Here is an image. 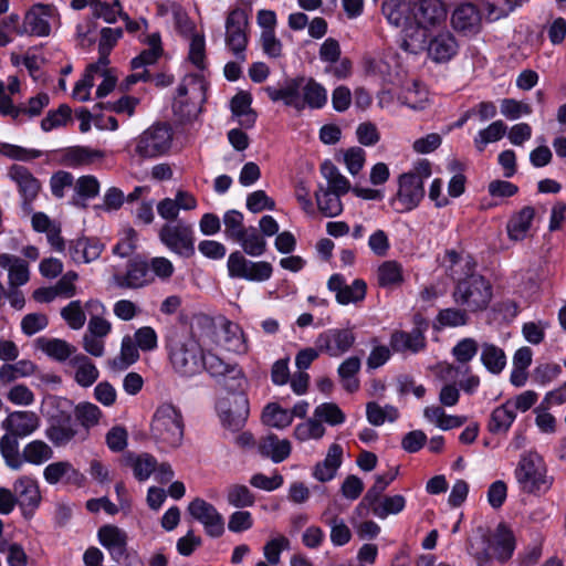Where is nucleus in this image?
Masks as SVG:
<instances>
[{
	"instance_id": "nucleus-41",
	"label": "nucleus",
	"mask_w": 566,
	"mask_h": 566,
	"mask_svg": "<svg viewBox=\"0 0 566 566\" xmlns=\"http://www.w3.org/2000/svg\"><path fill=\"white\" fill-rule=\"evenodd\" d=\"M9 421L12 427V432L17 437H27L36 429V418L34 413L28 411H14L3 424Z\"/></svg>"
},
{
	"instance_id": "nucleus-19",
	"label": "nucleus",
	"mask_w": 566,
	"mask_h": 566,
	"mask_svg": "<svg viewBox=\"0 0 566 566\" xmlns=\"http://www.w3.org/2000/svg\"><path fill=\"white\" fill-rule=\"evenodd\" d=\"M53 9L49 4H34L24 15L21 29L17 30L18 35L48 36L51 32L50 18Z\"/></svg>"
},
{
	"instance_id": "nucleus-60",
	"label": "nucleus",
	"mask_w": 566,
	"mask_h": 566,
	"mask_svg": "<svg viewBox=\"0 0 566 566\" xmlns=\"http://www.w3.org/2000/svg\"><path fill=\"white\" fill-rule=\"evenodd\" d=\"M245 206L252 213H259L263 210H274L275 201L264 190H255L248 195Z\"/></svg>"
},
{
	"instance_id": "nucleus-16",
	"label": "nucleus",
	"mask_w": 566,
	"mask_h": 566,
	"mask_svg": "<svg viewBox=\"0 0 566 566\" xmlns=\"http://www.w3.org/2000/svg\"><path fill=\"white\" fill-rule=\"evenodd\" d=\"M114 283L119 289H140L154 281L149 263L140 256L128 260L126 270L113 276Z\"/></svg>"
},
{
	"instance_id": "nucleus-48",
	"label": "nucleus",
	"mask_w": 566,
	"mask_h": 566,
	"mask_svg": "<svg viewBox=\"0 0 566 566\" xmlns=\"http://www.w3.org/2000/svg\"><path fill=\"white\" fill-rule=\"evenodd\" d=\"M227 501L231 506L244 509L253 506L255 496L244 484H232L227 490Z\"/></svg>"
},
{
	"instance_id": "nucleus-53",
	"label": "nucleus",
	"mask_w": 566,
	"mask_h": 566,
	"mask_svg": "<svg viewBox=\"0 0 566 566\" xmlns=\"http://www.w3.org/2000/svg\"><path fill=\"white\" fill-rule=\"evenodd\" d=\"M90 6L92 13L97 19H103L107 23H115L117 14H120L122 6L119 0H114L113 4L101 0H91Z\"/></svg>"
},
{
	"instance_id": "nucleus-55",
	"label": "nucleus",
	"mask_w": 566,
	"mask_h": 566,
	"mask_svg": "<svg viewBox=\"0 0 566 566\" xmlns=\"http://www.w3.org/2000/svg\"><path fill=\"white\" fill-rule=\"evenodd\" d=\"M398 469L394 473L379 474L375 479L373 486L364 495V503L377 504L380 500V495L388 488V485L397 478Z\"/></svg>"
},
{
	"instance_id": "nucleus-50",
	"label": "nucleus",
	"mask_w": 566,
	"mask_h": 566,
	"mask_svg": "<svg viewBox=\"0 0 566 566\" xmlns=\"http://www.w3.org/2000/svg\"><path fill=\"white\" fill-rule=\"evenodd\" d=\"M469 311L463 307H448L441 310L437 315V322L441 327H458L469 323Z\"/></svg>"
},
{
	"instance_id": "nucleus-10",
	"label": "nucleus",
	"mask_w": 566,
	"mask_h": 566,
	"mask_svg": "<svg viewBox=\"0 0 566 566\" xmlns=\"http://www.w3.org/2000/svg\"><path fill=\"white\" fill-rule=\"evenodd\" d=\"M249 25L248 12L242 8L229 11L226 19V45L240 61L247 60L245 51L249 42L247 29Z\"/></svg>"
},
{
	"instance_id": "nucleus-23",
	"label": "nucleus",
	"mask_w": 566,
	"mask_h": 566,
	"mask_svg": "<svg viewBox=\"0 0 566 566\" xmlns=\"http://www.w3.org/2000/svg\"><path fill=\"white\" fill-rule=\"evenodd\" d=\"M104 244L97 238L81 237L71 240L67 251L75 263H90L99 258Z\"/></svg>"
},
{
	"instance_id": "nucleus-8",
	"label": "nucleus",
	"mask_w": 566,
	"mask_h": 566,
	"mask_svg": "<svg viewBox=\"0 0 566 566\" xmlns=\"http://www.w3.org/2000/svg\"><path fill=\"white\" fill-rule=\"evenodd\" d=\"M515 476L520 488L526 493L546 492L552 484L546 476L545 464L538 454L523 457L515 469Z\"/></svg>"
},
{
	"instance_id": "nucleus-57",
	"label": "nucleus",
	"mask_w": 566,
	"mask_h": 566,
	"mask_svg": "<svg viewBox=\"0 0 566 566\" xmlns=\"http://www.w3.org/2000/svg\"><path fill=\"white\" fill-rule=\"evenodd\" d=\"M61 316L72 329H80L84 326L86 316L82 308L81 301H72L61 311Z\"/></svg>"
},
{
	"instance_id": "nucleus-34",
	"label": "nucleus",
	"mask_w": 566,
	"mask_h": 566,
	"mask_svg": "<svg viewBox=\"0 0 566 566\" xmlns=\"http://www.w3.org/2000/svg\"><path fill=\"white\" fill-rule=\"evenodd\" d=\"M301 91V101L304 103V107L308 106L312 109H321L327 104V90L313 77L305 78Z\"/></svg>"
},
{
	"instance_id": "nucleus-45",
	"label": "nucleus",
	"mask_w": 566,
	"mask_h": 566,
	"mask_svg": "<svg viewBox=\"0 0 566 566\" xmlns=\"http://www.w3.org/2000/svg\"><path fill=\"white\" fill-rule=\"evenodd\" d=\"M222 221L224 224V237L228 240L237 241L243 238V231L247 228H244V216L241 211L235 209L226 211Z\"/></svg>"
},
{
	"instance_id": "nucleus-54",
	"label": "nucleus",
	"mask_w": 566,
	"mask_h": 566,
	"mask_svg": "<svg viewBox=\"0 0 566 566\" xmlns=\"http://www.w3.org/2000/svg\"><path fill=\"white\" fill-rule=\"evenodd\" d=\"M479 350V344L474 338L465 337L460 339L452 348L451 353L454 359L465 365L471 361Z\"/></svg>"
},
{
	"instance_id": "nucleus-38",
	"label": "nucleus",
	"mask_w": 566,
	"mask_h": 566,
	"mask_svg": "<svg viewBox=\"0 0 566 566\" xmlns=\"http://www.w3.org/2000/svg\"><path fill=\"white\" fill-rule=\"evenodd\" d=\"M243 238L238 239L235 242L240 243L244 253L250 256H261L265 253L268 243L262 233H259L256 228L249 227L243 231Z\"/></svg>"
},
{
	"instance_id": "nucleus-51",
	"label": "nucleus",
	"mask_w": 566,
	"mask_h": 566,
	"mask_svg": "<svg viewBox=\"0 0 566 566\" xmlns=\"http://www.w3.org/2000/svg\"><path fill=\"white\" fill-rule=\"evenodd\" d=\"M367 292V284L363 279H356L350 285H345L342 291L336 295L337 303L348 305L349 303H357L365 298Z\"/></svg>"
},
{
	"instance_id": "nucleus-40",
	"label": "nucleus",
	"mask_w": 566,
	"mask_h": 566,
	"mask_svg": "<svg viewBox=\"0 0 566 566\" xmlns=\"http://www.w3.org/2000/svg\"><path fill=\"white\" fill-rule=\"evenodd\" d=\"M318 210L325 217H337L343 212V203L340 195H337L328 189L321 187L319 191L315 193Z\"/></svg>"
},
{
	"instance_id": "nucleus-56",
	"label": "nucleus",
	"mask_w": 566,
	"mask_h": 566,
	"mask_svg": "<svg viewBox=\"0 0 566 566\" xmlns=\"http://www.w3.org/2000/svg\"><path fill=\"white\" fill-rule=\"evenodd\" d=\"M324 433V426L316 419H308L307 421L301 422L294 429V438L298 441L321 439Z\"/></svg>"
},
{
	"instance_id": "nucleus-18",
	"label": "nucleus",
	"mask_w": 566,
	"mask_h": 566,
	"mask_svg": "<svg viewBox=\"0 0 566 566\" xmlns=\"http://www.w3.org/2000/svg\"><path fill=\"white\" fill-rule=\"evenodd\" d=\"M17 503L25 520H31L41 504V493L38 481L30 476H21L13 483Z\"/></svg>"
},
{
	"instance_id": "nucleus-26",
	"label": "nucleus",
	"mask_w": 566,
	"mask_h": 566,
	"mask_svg": "<svg viewBox=\"0 0 566 566\" xmlns=\"http://www.w3.org/2000/svg\"><path fill=\"white\" fill-rule=\"evenodd\" d=\"M535 217V209L532 206H525L520 211L513 213L507 221L506 232L512 241H522L527 237Z\"/></svg>"
},
{
	"instance_id": "nucleus-27",
	"label": "nucleus",
	"mask_w": 566,
	"mask_h": 566,
	"mask_svg": "<svg viewBox=\"0 0 566 566\" xmlns=\"http://www.w3.org/2000/svg\"><path fill=\"white\" fill-rule=\"evenodd\" d=\"M125 465L132 468L134 478L139 481H146L155 472L157 467V459L147 452L136 454L134 452H126L124 454Z\"/></svg>"
},
{
	"instance_id": "nucleus-5",
	"label": "nucleus",
	"mask_w": 566,
	"mask_h": 566,
	"mask_svg": "<svg viewBox=\"0 0 566 566\" xmlns=\"http://www.w3.org/2000/svg\"><path fill=\"white\" fill-rule=\"evenodd\" d=\"M46 421L44 433L54 447H65L76 438L83 441L78 421L74 419L72 410L55 408L49 413Z\"/></svg>"
},
{
	"instance_id": "nucleus-62",
	"label": "nucleus",
	"mask_w": 566,
	"mask_h": 566,
	"mask_svg": "<svg viewBox=\"0 0 566 566\" xmlns=\"http://www.w3.org/2000/svg\"><path fill=\"white\" fill-rule=\"evenodd\" d=\"M139 347L130 336H125L122 340L119 365L120 369L127 368L139 359Z\"/></svg>"
},
{
	"instance_id": "nucleus-43",
	"label": "nucleus",
	"mask_w": 566,
	"mask_h": 566,
	"mask_svg": "<svg viewBox=\"0 0 566 566\" xmlns=\"http://www.w3.org/2000/svg\"><path fill=\"white\" fill-rule=\"evenodd\" d=\"M18 437L13 433H6L0 438V453L4 459L6 464L13 469H20L22 461L19 454Z\"/></svg>"
},
{
	"instance_id": "nucleus-20",
	"label": "nucleus",
	"mask_w": 566,
	"mask_h": 566,
	"mask_svg": "<svg viewBox=\"0 0 566 566\" xmlns=\"http://www.w3.org/2000/svg\"><path fill=\"white\" fill-rule=\"evenodd\" d=\"M305 82L304 76H296L285 81L281 87L268 86L265 92L272 102L282 101L285 106H290L301 112L304 109V103L301 101V87Z\"/></svg>"
},
{
	"instance_id": "nucleus-61",
	"label": "nucleus",
	"mask_w": 566,
	"mask_h": 566,
	"mask_svg": "<svg viewBox=\"0 0 566 566\" xmlns=\"http://www.w3.org/2000/svg\"><path fill=\"white\" fill-rule=\"evenodd\" d=\"M289 545L290 541L283 535L269 541L263 547L264 557L268 563L271 565H277L280 563L282 551L287 548Z\"/></svg>"
},
{
	"instance_id": "nucleus-46",
	"label": "nucleus",
	"mask_w": 566,
	"mask_h": 566,
	"mask_svg": "<svg viewBox=\"0 0 566 566\" xmlns=\"http://www.w3.org/2000/svg\"><path fill=\"white\" fill-rule=\"evenodd\" d=\"M97 538L105 549L120 546L128 541L127 533L112 524L101 526L97 532Z\"/></svg>"
},
{
	"instance_id": "nucleus-42",
	"label": "nucleus",
	"mask_w": 566,
	"mask_h": 566,
	"mask_svg": "<svg viewBox=\"0 0 566 566\" xmlns=\"http://www.w3.org/2000/svg\"><path fill=\"white\" fill-rule=\"evenodd\" d=\"M262 419L266 426L283 429L292 423L293 413H291L289 409H284L280 405L272 402L264 408Z\"/></svg>"
},
{
	"instance_id": "nucleus-47",
	"label": "nucleus",
	"mask_w": 566,
	"mask_h": 566,
	"mask_svg": "<svg viewBox=\"0 0 566 566\" xmlns=\"http://www.w3.org/2000/svg\"><path fill=\"white\" fill-rule=\"evenodd\" d=\"M22 455L24 461L39 465L53 457V450L44 441L34 440L24 447Z\"/></svg>"
},
{
	"instance_id": "nucleus-17",
	"label": "nucleus",
	"mask_w": 566,
	"mask_h": 566,
	"mask_svg": "<svg viewBox=\"0 0 566 566\" xmlns=\"http://www.w3.org/2000/svg\"><path fill=\"white\" fill-rule=\"evenodd\" d=\"M355 340L350 328H329L318 334L315 346L331 357H339L352 348Z\"/></svg>"
},
{
	"instance_id": "nucleus-21",
	"label": "nucleus",
	"mask_w": 566,
	"mask_h": 566,
	"mask_svg": "<svg viewBox=\"0 0 566 566\" xmlns=\"http://www.w3.org/2000/svg\"><path fill=\"white\" fill-rule=\"evenodd\" d=\"M426 50L434 63L441 64L451 61L458 54L459 43L451 32L444 31L432 36Z\"/></svg>"
},
{
	"instance_id": "nucleus-59",
	"label": "nucleus",
	"mask_w": 566,
	"mask_h": 566,
	"mask_svg": "<svg viewBox=\"0 0 566 566\" xmlns=\"http://www.w3.org/2000/svg\"><path fill=\"white\" fill-rule=\"evenodd\" d=\"M74 190L82 200L93 199L99 193V182L93 175L81 176L76 180Z\"/></svg>"
},
{
	"instance_id": "nucleus-29",
	"label": "nucleus",
	"mask_w": 566,
	"mask_h": 566,
	"mask_svg": "<svg viewBox=\"0 0 566 566\" xmlns=\"http://www.w3.org/2000/svg\"><path fill=\"white\" fill-rule=\"evenodd\" d=\"M516 416V412L512 409L511 401H505L492 410L488 421V430L492 434H505L511 429Z\"/></svg>"
},
{
	"instance_id": "nucleus-1",
	"label": "nucleus",
	"mask_w": 566,
	"mask_h": 566,
	"mask_svg": "<svg viewBox=\"0 0 566 566\" xmlns=\"http://www.w3.org/2000/svg\"><path fill=\"white\" fill-rule=\"evenodd\" d=\"M451 277L454 283L451 296L458 306L473 314L489 307L493 298V285L478 271L474 256L465 259L464 272H455Z\"/></svg>"
},
{
	"instance_id": "nucleus-33",
	"label": "nucleus",
	"mask_w": 566,
	"mask_h": 566,
	"mask_svg": "<svg viewBox=\"0 0 566 566\" xmlns=\"http://www.w3.org/2000/svg\"><path fill=\"white\" fill-rule=\"evenodd\" d=\"M322 522L331 527V542L334 546H344L352 539V532L345 521L331 510L322 514Z\"/></svg>"
},
{
	"instance_id": "nucleus-12",
	"label": "nucleus",
	"mask_w": 566,
	"mask_h": 566,
	"mask_svg": "<svg viewBox=\"0 0 566 566\" xmlns=\"http://www.w3.org/2000/svg\"><path fill=\"white\" fill-rule=\"evenodd\" d=\"M228 274L232 279H243L251 282L268 281L273 273L271 263L266 261L248 260L240 251L230 253L227 262Z\"/></svg>"
},
{
	"instance_id": "nucleus-4",
	"label": "nucleus",
	"mask_w": 566,
	"mask_h": 566,
	"mask_svg": "<svg viewBox=\"0 0 566 566\" xmlns=\"http://www.w3.org/2000/svg\"><path fill=\"white\" fill-rule=\"evenodd\" d=\"M166 347L169 360L177 374L192 377L202 371L203 349L191 337L172 336L167 339Z\"/></svg>"
},
{
	"instance_id": "nucleus-14",
	"label": "nucleus",
	"mask_w": 566,
	"mask_h": 566,
	"mask_svg": "<svg viewBox=\"0 0 566 566\" xmlns=\"http://www.w3.org/2000/svg\"><path fill=\"white\" fill-rule=\"evenodd\" d=\"M218 410L222 424L232 431H239L249 417V399L242 391H232L231 397L218 402Z\"/></svg>"
},
{
	"instance_id": "nucleus-2",
	"label": "nucleus",
	"mask_w": 566,
	"mask_h": 566,
	"mask_svg": "<svg viewBox=\"0 0 566 566\" xmlns=\"http://www.w3.org/2000/svg\"><path fill=\"white\" fill-rule=\"evenodd\" d=\"M515 536L505 523H500L493 534V538L485 533L481 534L479 542L470 543L469 553L476 560L478 566H484L493 558L505 563L515 551Z\"/></svg>"
},
{
	"instance_id": "nucleus-37",
	"label": "nucleus",
	"mask_w": 566,
	"mask_h": 566,
	"mask_svg": "<svg viewBox=\"0 0 566 566\" xmlns=\"http://www.w3.org/2000/svg\"><path fill=\"white\" fill-rule=\"evenodd\" d=\"M381 12L388 23L397 28L405 27L409 21V6L405 0H385Z\"/></svg>"
},
{
	"instance_id": "nucleus-9",
	"label": "nucleus",
	"mask_w": 566,
	"mask_h": 566,
	"mask_svg": "<svg viewBox=\"0 0 566 566\" xmlns=\"http://www.w3.org/2000/svg\"><path fill=\"white\" fill-rule=\"evenodd\" d=\"M426 196L422 181L411 174H401L398 177V190L389 200V205L397 213H408L417 209Z\"/></svg>"
},
{
	"instance_id": "nucleus-63",
	"label": "nucleus",
	"mask_w": 566,
	"mask_h": 566,
	"mask_svg": "<svg viewBox=\"0 0 566 566\" xmlns=\"http://www.w3.org/2000/svg\"><path fill=\"white\" fill-rule=\"evenodd\" d=\"M49 324L48 316L41 313L27 314L21 321V329L28 335L32 336L38 332L44 329Z\"/></svg>"
},
{
	"instance_id": "nucleus-32",
	"label": "nucleus",
	"mask_w": 566,
	"mask_h": 566,
	"mask_svg": "<svg viewBox=\"0 0 566 566\" xmlns=\"http://www.w3.org/2000/svg\"><path fill=\"white\" fill-rule=\"evenodd\" d=\"M36 345L45 355L60 363L67 360L76 352L73 345L60 338L39 337Z\"/></svg>"
},
{
	"instance_id": "nucleus-58",
	"label": "nucleus",
	"mask_w": 566,
	"mask_h": 566,
	"mask_svg": "<svg viewBox=\"0 0 566 566\" xmlns=\"http://www.w3.org/2000/svg\"><path fill=\"white\" fill-rule=\"evenodd\" d=\"M314 415L322 421L331 426H337L345 422V413L333 402H324L315 408Z\"/></svg>"
},
{
	"instance_id": "nucleus-35",
	"label": "nucleus",
	"mask_w": 566,
	"mask_h": 566,
	"mask_svg": "<svg viewBox=\"0 0 566 566\" xmlns=\"http://www.w3.org/2000/svg\"><path fill=\"white\" fill-rule=\"evenodd\" d=\"M72 412L74 419L78 421L82 440H85L88 437L90 429L98 423L102 411L92 402H81L75 406Z\"/></svg>"
},
{
	"instance_id": "nucleus-11",
	"label": "nucleus",
	"mask_w": 566,
	"mask_h": 566,
	"mask_svg": "<svg viewBox=\"0 0 566 566\" xmlns=\"http://www.w3.org/2000/svg\"><path fill=\"white\" fill-rule=\"evenodd\" d=\"M7 176L15 186L22 211L28 214L31 213L33 203L42 189L41 181L28 167L19 164L11 165Z\"/></svg>"
},
{
	"instance_id": "nucleus-22",
	"label": "nucleus",
	"mask_w": 566,
	"mask_h": 566,
	"mask_svg": "<svg viewBox=\"0 0 566 566\" xmlns=\"http://www.w3.org/2000/svg\"><path fill=\"white\" fill-rule=\"evenodd\" d=\"M453 29L463 34H476L481 29V13L476 6L462 3L458 6L451 17Z\"/></svg>"
},
{
	"instance_id": "nucleus-3",
	"label": "nucleus",
	"mask_w": 566,
	"mask_h": 566,
	"mask_svg": "<svg viewBox=\"0 0 566 566\" xmlns=\"http://www.w3.org/2000/svg\"><path fill=\"white\" fill-rule=\"evenodd\" d=\"M150 432L161 448H178L185 432L181 410L171 402L161 403L153 416Z\"/></svg>"
},
{
	"instance_id": "nucleus-13",
	"label": "nucleus",
	"mask_w": 566,
	"mask_h": 566,
	"mask_svg": "<svg viewBox=\"0 0 566 566\" xmlns=\"http://www.w3.org/2000/svg\"><path fill=\"white\" fill-rule=\"evenodd\" d=\"M202 370L213 378H221L224 388L237 391L242 387L244 374L238 364H228L212 353H203Z\"/></svg>"
},
{
	"instance_id": "nucleus-52",
	"label": "nucleus",
	"mask_w": 566,
	"mask_h": 566,
	"mask_svg": "<svg viewBox=\"0 0 566 566\" xmlns=\"http://www.w3.org/2000/svg\"><path fill=\"white\" fill-rule=\"evenodd\" d=\"M72 109L66 104H61L57 109L49 111L41 120L43 132H51L54 128L65 126L71 120Z\"/></svg>"
},
{
	"instance_id": "nucleus-6",
	"label": "nucleus",
	"mask_w": 566,
	"mask_h": 566,
	"mask_svg": "<svg viewBox=\"0 0 566 566\" xmlns=\"http://www.w3.org/2000/svg\"><path fill=\"white\" fill-rule=\"evenodd\" d=\"M159 240L169 251L180 258L190 259L196 253L193 228L182 220H177L176 223H165L159 230Z\"/></svg>"
},
{
	"instance_id": "nucleus-49",
	"label": "nucleus",
	"mask_w": 566,
	"mask_h": 566,
	"mask_svg": "<svg viewBox=\"0 0 566 566\" xmlns=\"http://www.w3.org/2000/svg\"><path fill=\"white\" fill-rule=\"evenodd\" d=\"M406 507V499L403 495L396 494L385 496L374 507V515L378 518L385 520L389 515H396L402 512Z\"/></svg>"
},
{
	"instance_id": "nucleus-7",
	"label": "nucleus",
	"mask_w": 566,
	"mask_h": 566,
	"mask_svg": "<svg viewBox=\"0 0 566 566\" xmlns=\"http://www.w3.org/2000/svg\"><path fill=\"white\" fill-rule=\"evenodd\" d=\"M172 143V133L166 123H158L143 132L135 140V154L144 159L166 155Z\"/></svg>"
},
{
	"instance_id": "nucleus-25",
	"label": "nucleus",
	"mask_w": 566,
	"mask_h": 566,
	"mask_svg": "<svg viewBox=\"0 0 566 566\" xmlns=\"http://www.w3.org/2000/svg\"><path fill=\"white\" fill-rule=\"evenodd\" d=\"M390 346L396 353L409 350L417 354L426 347V337L419 328L411 332L396 331L390 336Z\"/></svg>"
},
{
	"instance_id": "nucleus-44",
	"label": "nucleus",
	"mask_w": 566,
	"mask_h": 566,
	"mask_svg": "<svg viewBox=\"0 0 566 566\" xmlns=\"http://www.w3.org/2000/svg\"><path fill=\"white\" fill-rule=\"evenodd\" d=\"M409 28L403 30V36L400 42V49L410 54H418L426 50L427 34L424 30Z\"/></svg>"
},
{
	"instance_id": "nucleus-64",
	"label": "nucleus",
	"mask_w": 566,
	"mask_h": 566,
	"mask_svg": "<svg viewBox=\"0 0 566 566\" xmlns=\"http://www.w3.org/2000/svg\"><path fill=\"white\" fill-rule=\"evenodd\" d=\"M366 153L363 148L354 146L344 153V163L353 176L357 175L364 167Z\"/></svg>"
},
{
	"instance_id": "nucleus-39",
	"label": "nucleus",
	"mask_w": 566,
	"mask_h": 566,
	"mask_svg": "<svg viewBox=\"0 0 566 566\" xmlns=\"http://www.w3.org/2000/svg\"><path fill=\"white\" fill-rule=\"evenodd\" d=\"M507 126L503 120L492 122L486 128L480 129L474 137V147L479 153H483L490 143L501 140L506 134Z\"/></svg>"
},
{
	"instance_id": "nucleus-36",
	"label": "nucleus",
	"mask_w": 566,
	"mask_h": 566,
	"mask_svg": "<svg viewBox=\"0 0 566 566\" xmlns=\"http://www.w3.org/2000/svg\"><path fill=\"white\" fill-rule=\"evenodd\" d=\"M480 359L485 369L493 375L501 374L506 366V355L504 350L492 343L482 344Z\"/></svg>"
},
{
	"instance_id": "nucleus-31",
	"label": "nucleus",
	"mask_w": 566,
	"mask_h": 566,
	"mask_svg": "<svg viewBox=\"0 0 566 566\" xmlns=\"http://www.w3.org/2000/svg\"><path fill=\"white\" fill-rule=\"evenodd\" d=\"M103 157L101 150H94L84 146L67 147L62 150L61 165L76 168L82 165L91 164L95 159Z\"/></svg>"
},
{
	"instance_id": "nucleus-30",
	"label": "nucleus",
	"mask_w": 566,
	"mask_h": 566,
	"mask_svg": "<svg viewBox=\"0 0 566 566\" xmlns=\"http://www.w3.org/2000/svg\"><path fill=\"white\" fill-rule=\"evenodd\" d=\"M378 285L382 289H397L403 281V268L396 260L384 261L377 270Z\"/></svg>"
},
{
	"instance_id": "nucleus-24",
	"label": "nucleus",
	"mask_w": 566,
	"mask_h": 566,
	"mask_svg": "<svg viewBox=\"0 0 566 566\" xmlns=\"http://www.w3.org/2000/svg\"><path fill=\"white\" fill-rule=\"evenodd\" d=\"M447 18V9L441 0H420L415 11V20L422 29L440 24Z\"/></svg>"
},
{
	"instance_id": "nucleus-28",
	"label": "nucleus",
	"mask_w": 566,
	"mask_h": 566,
	"mask_svg": "<svg viewBox=\"0 0 566 566\" xmlns=\"http://www.w3.org/2000/svg\"><path fill=\"white\" fill-rule=\"evenodd\" d=\"M292 451L291 442L287 439L280 440L274 433L268 434L259 443V452L264 458H270L274 463L286 460Z\"/></svg>"
},
{
	"instance_id": "nucleus-15",
	"label": "nucleus",
	"mask_w": 566,
	"mask_h": 566,
	"mask_svg": "<svg viewBox=\"0 0 566 566\" xmlns=\"http://www.w3.org/2000/svg\"><path fill=\"white\" fill-rule=\"evenodd\" d=\"M188 513L202 524L208 536L218 538L223 535L224 518L211 503L196 497L189 503Z\"/></svg>"
}]
</instances>
